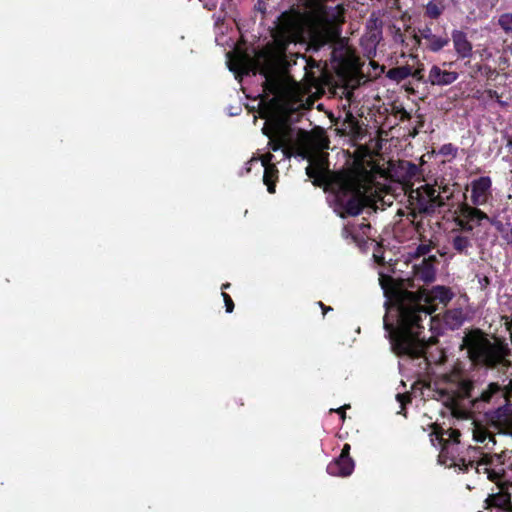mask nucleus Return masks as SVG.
<instances>
[{
    "label": "nucleus",
    "instance_id": "nucleus-1",
    "mask_svg": "<svg viewBox=\"0 0 512 512\" xmlns=\"http://www.w3.org/2000/svg\"><path fill=\"white\" fill-rule=\"evenodd\" d=\"M344 21V11H303L283 13L274 35V45L257 52L252 58L236 51L227 53V66L238 78L252 72H259L263 78V91L268 98L269 111L263 113L266 119L263 133L269 138L273 151H281V159L298 156L309 165V178L327 182L334 195V210L341 217L356 216L369 203L374 193L366 171L347 170L330 172L327 164L329 141L321 133L310 134L293 128L286 114L302 108L305 96L316 87V77L305 73V82L293 80L287 72L285 59L286 45L309 39L315 48L335 41L340 36L339 25Z\"/></svg>",
    "mask_w": 512,
    "mask_h": 512
},
{
    "label": "nucleus",
    "instance_id": "nucleus-2",
    "mask_svg": "<svg viewBox=\"0 0 512 512\" xmlns=\"http://www.w3.org/2000/svg\"><path fill=\"white\" fill-rule=\"evenodd\" d=\"M379 280L387 297L386 314L383 319L385 330L394 335V345L400 351H420L423 348L422 342L411 346L413 345L411 333H419L413 328H423L422 314L426 320L439 304L446 306L454 294L447 287L435 286L430 290H423L418 297H415L410 292L389 288L388 282L392 281L390 278L381 275Z\"/></svg>",
    "mask_w": 512,
    "mask_h": 512
},
{
    "label": "nucleus",
    "instance_id": "nucleus-3",
    "mask_svg": "<svg viewBox=\"0 0 512 512\" xmlns=\"http://www.w3.org/2000/svg\"><path fill=\"white\" fill-rule=\"evenodd\" d=\"M436 393L438 400L449 409L453 417L468 422L467 429L476 443L483 444L486 449L495 445L492 434L478 424L472 414L481 412L486 403L505 399L504 392L497 384L490 383L480 389L467 379L461 364L455 363L449 372L439 375Z\"/></svg>",
    "mask_w": 512,
    "mask_h": 512
},
{
    "label": "nucleus",
    "instance_id": "nucleus-4",
    "mask_svg": "<svg viewBox=\"0 0 512 512\" xmlns=\"http://www.w3.org/2000/svg\"><path fill=\"white\" fill-rule=\"evenodd\" d=\"M460 436L461 433L457 428L445 431L438 428L434 429L430 434V440L433 446H441L439 462L448 467H458L461 471H468L469 468H474L476 473L485 474L489 480L499 481L505 473L503 455L483 453L477 462L466 461L464 458L455 455L458 451Z\"/></svg>",
    "mask_w": 512,
    "mask_h": 512
},
{
    "label": "nucleus",
    "instance_id": "nucleus-5",
    "mask_svg": "<svg viewBox=\"0 0 512 512\" xmlns=\"http://www.w3.org/2000/svg\"><path fill=\"white\" fill-rule=\"evenodd\" d=\"M462 347L467 349L471 361L493 366L504 358V347L495 341H491L479 330L468 332L463 338Z\"/></svg>",
    "mask_w": 512,
    "mask_h": 512
},
{
    "label": "nucleus",
    "instance_id": "nucleus-6",
    "mask_svg": "<svg viewBox=\"0 0 512 512\" xmlns=\"http://www.w3.org/2000/svg\"><path fill=\"white\" fill-rule=\"evenodd\" d=\"M408 193L411 205L420 212L430 213L444 204L439 189L434 185L424 183L411 188Z\"/></svg>",
    "mask_w": 512,
    "mask_h": 512
},
{
    "label": "nucleus",
    "instance_id": "nucleus-7",
    "mask_svg": "<svg viewBox=\"0 0 512 512\" xmlns=\"http://www.w3.org/2000/svg\"><path fill=\"white\" fill-rule=\"evenodd\" d=\"M430 316H431V315H429V316L427 317V319L425 320V317H424V315L422 314V320H423V321H422V324H423V326H425V322H426V324H427V325H429V326H430V328H433L432 322H433V320H434V317H430ZM424 329H425V327L420 328V329H418V328L414 327V328H413V330H414V331H419V333H411V338H412V339H411V340H412L411 342H413V345H412V346H416V343H417V342H422V343H423V346H422L423 348H422L420 351H415V352H414V351H411V352H409V351H407V352H406V351H400V350H399V349L394 345V341H393V340H394V337H392L393 335H391L388 331H386V332H387V335H388V337H389V339H390V343H391L392 349H393L397 354H406V355H409V356H420V355H425V358H426V360H427L428 364H433V363H434V364H438V363H442V362H444V361H445V359H446V355H445V353H444L443 351H439V357H437V358H436V357H434V356H433V355H431V354H430L429 356H427V355H426V353H427V352H426V349H427V348H428V346L430 345L431 340L433 339V336H430V337L428 338V340H426V335L424 334Z\"/></svg>",
    "mask_w": 512,
    "mask_h": 512
},
{
    "label": "nucleus",
    "instance_id": "nucleus-8",
    "mask_svg": "<svg viewBox=\"0 0 512 512\" xmlns=\"http://www.w3.org/2000/svg\"><path fill=\"white\" fill-rule=\"evenodd\" d=\"M278 162L275 156L271 153L262 155L260 158L253 157L248 162L247 172H250L252 166L257 165L259 168L264 169L263 182L267 186L269 193L275 192V179L277 178L278 170L275 167V163Z\"/></svg>",
    "mask_w": 512,
    "mask_h": 512
},
{
    "label": "nucleus",
    "instance_id": "nucleus-9",
    "mask_svg": "<svg viewBox=\"0 0 512 512\" xmlns=\"http://www.w3.org/2000/svg\"><path fill=\"white\" fill-rule=\"evenodd\" d=\"M452 65V62H443L441 65L431 66L427 76L428 82L434 86H448L454 83L459 74L448 69Z\"/></svg>",
    "mask_w": 512,
    "mask_h": 512
},
{
    "label": "nucleus",
    "instance_id": "nucleus-10",
    "mask_svg": "<svg viewBox=\"0 0 512 512\" xmlns=\"http://www.w3.org/2000/svg\"><path fill=\"white\" fill-rule=\"evenodd\" d=\"M489 420L499 433L512 435V404L498 408L491 414Z\"/></svg>",
    "mask_w": 512,
    "mask_h": 512
},
{
    "label": "nucleus",
    "instance_id": "nucleus-11",
    "mask_svg": "<svg viewBox=\"0 0 512 512\" xmlns=\"http://www.w3.org/2000/svg\"><path fill=\"white\" fill-rule=\"evenodd\" d=\"M492 181L488 176H482L471 182V202L476 206L487 203L491 197Z\"/></svg>",
    "mask_w": 512,
    "mask_h": 512
},
{
    "label": "nucleus",
    "instance_id": "nucleus-12",
    "mask_svg": "<svg viewBox=\"0 0 512 512\" xmlns=\"http://www.w3.org/2000/svg\"><path fill=\"white\" fill-rule=\"evenodd\" d=\"M460 216L459 224L466 231H472L474 225H478L482 220L488 219L484 212L467 204L461 207Z\"/></svg>",
    "mask_w": 512,
    "mask_h": 512
},
{
    "label": "nucleus",
    "instance_id": "nucleus-13",
    "mask_svg": "<svg viewBox=\"0 0 512 512\" xmlns=\"http://www.w3.org/2000/svg\"><path fill=\"white\" fill-rule=\"evenodd\" d=\"M452 41L456 54L459 58H470L472 56V44L466 34L460 30L452 32Z\"/></svg>",
    "mask_w": 512,
    "mask_h": 512
},
{
    "label": "nucleus",
    "instance_id": "nucleus-14",
    "mask_svg": "<svg viewBox=\"0 0 512 512\" xmlns=\"http://www.w3.org/2000/svg\"><path fill=\"white\" fill-rule=\"evenodd\" d=\"M415 276L418 279L423 280L424 282H431L435 277V267L434 262L429 256L428 258H424L421 264H415Z\"/></svg>",
    "mask_w": 512,
    "mask_h": 512
},
{
    "label": "nucleus",
    "instance_id": "nucleus-15",
    "mask_svg": "<svg viewBox=\"0 0 512 512\" xmlns=\"http://www.w3.org/2000/svg\"><path fill=\"white\" fill-rule=\"evenodd\" d=\"M466 319V313L461 308L447 311L445 322L451 329L460 327Z\"/></svg>",
    "mask_w": 512,
    "mask_h": 512
},
{
    "label": "nucleus",
    "instance_id": "nucleus-16",
    "mask_svg": "<svg viewBox=\"0 0 512 512\" xmlns=\"http://www.w3.org/2000/svg\"><path fill=\"white\" fill-rule=\"evenodd\" d=\"M345 466L344 462L340 463V457H338L327 466V472L332 476H349L354 469H346Z\"/></svg>",
    "mask_w": 512,
    "mask_h": 512
},
{
    "label": "nucleus",
    "instance_id": "nucleus-17",
    "mask_svg": "<svg viewBox=\"0 0 512 512\" xmlns=\"http://www.w3.org/2000/svg\"><path fill=\"white\" fill-rule=\"evenodd\" d=\"M452 245L453 248L459 253H467L472 244L471 239L468 236L458 234L453 237Z\"/></svg>",
    "mask_w": 512,
    "mask_h": 512
},
{
    "label": "nucleus",
    "instance_id": "nucleus-18",
    "mask_svg": "<svg viewBox=\"0 0 512 512\" xmlns=\"http://www.w3.org/2000/svg\"><path fill=\"white\" fill-rule=\"evenodd\" d=\"M445 0H431L426 6V13L431 18H437L444 10Z\"/></svg>",
    "mask_w": 512,
    "mask_h": 512
},
{
    "label": "nucleus",
    "instance_id": "nucleus-19",
    "mask_svg": "<svg viewBox=\"0 0 512 512\" xmlns=\"http://www.w3.org/2000/svg\"><path fill=\"white\" fill-rule=\"evenodd\" d=\"M449 43V39L447 37H440L435 35L431 38V40L427 43L429 50L433 52H438L446 47Z\"/></svg>",
    "mask_w": 512,
    "mask_h": 512
},
{
    "label": "nucleus",
    "instance_id": "nucleus-20",
    "mask_svg": "<svg viewBox=\"0 0 512 512\" xmlns=\"http://www.w3.org/2000/svg\"><path fill=\"white\" fill-rule=\"evenodd\" d=\"M487 502L491 506L505 507L509 503V497L506 494H494L489 496Z\"/></svg>",
    "mask_w": 512,
    "mask_h": 512
},
{
    "label": "nucleus",
    "instance_id": "nucleus-21",
    "mask_svg": "<svg viewBox=\"0 0 512 512\" xmlns=\"http://www.w3.org/2000/svg\"><path fill=\"white\" fill-rule=\"evenodd\" d=\"M349 453H350V445L349 444H345L342 451H341V454H340V463H343L346 465V469H354V462L353 460L349 457Z\"/></svg>",
    "mask_w": 512,
    "mask_h": 512
},
{
    "label": "nucleus",
    "instance_id": "nucleus-22",
    "mask_svg": "<svg viewBox=\"0 0 512 512\" xmlns=\"http://www.w3.org/2000/svg\"><path fill=\"white\" fill-rule=\"evenodd\" d=\"M498 24L505 32H512V13L500 15Z\"/></svg>",
    "mask_w": 512,
    "mask_h": 512
},
{
    "label": "nucleus",
    "instance_id": "nucleus-23",
    "mask_svg": "<svg viewBox=\"0 0 512 512\" xmlns=\"http://www.w3.org/2000/svg\"><path fill=\"white\" fill-rule=\"evenodd\" d=\"M430 249H431L430 245H428V244H421V245H419L417 247L415 255L417 257H424L425 258V256L429 254Z\"/></svg>",
    "mask_w": 512,
    "mask_h": 512
},
{
    "label": "nucleus",
    "instance_id": "nucleus-24",
    "mask_svg": "<svg viewBox=\"0 0 512 512\" xmlns=\"http://www.w3.org/2000/svg\"><path fill=\"white\" fill-rule=\"evenodd\" d=\"M222 296H223V299L225 302L226 312L231 313L234 308V303H233L231 297L225 292H222Z\"/></svg>",
    "mask_w": 512,
    "mask_h": 512
},
{
    "label": "nucleus",
    "instance_id": "nucleus-25",
    "mask_svg": "<svg viewBox=\"0 0 512 512\" xmlns=\"http://www.w3.org/2000/svg\"><path fill=\"white\" fill-rule=\"evenodd\" d=\"M420 35L423 39L427 41V43L431 40L432 37L435 36V34L432 33L430 28H425L420 31Z\"/></svg>",
    "mask_w": 512,
    "mask_h": 512
},
{
    "label": "nucleus",
    "instance_id": "nucleus-26",
    "mask_svg": "<svg viewBox=\"0 0 512 512\" xmlns=\"http://www.w3.org/2000/svg\"><path fill=\"white\" fill-rule=\"evenodd\" d=\"M454 147L452 145H444L442 148H441V153L442 154H445V155H448V154H452L454 152Z\"/></svg>",
    "mask_w": 512,
    "mask_h": 512
},
{
    "label": "nucleus",
    "instance_id": "nucleus-27",
    "mask_svg": "<svg viewBox=\"0 0 512 512\" xmlns=\"http://www.w3.org/2000/svg\"><path fill=\"white\" fill-rule=\"evenodd\" d=\"M349 405H345L343 407H340L338 409H331V412H337L338 414H340L341 418L344 419L345 418V413H344V410L346 408H348Z\"/></svg>",
    "mask_w": 512,
    "mask_h": 512
},
{
    "label": "nucleus",
    "instance_id": "nucleus-28",
    "mask_svg": "<svg viewBox=\"0 0 512 512\" xmlns=\"http://www.w3.org/2000/svg\"><path fill=\"white\" fill-rule=\"evenodd\" d=\"M408 398H409V397H408L407 395H405V394H398V395H397V400L400 402L401 407H403V406H404V404H405V402H406V400H407Z\"/></svg>",
    "mask_w": 512,
    "mask_h": 512
},
{
    "label": "nucleus",
    "instance_id": "nucleus-29",
    "mask_svg": "<svg viewBox=\"0 0 512 512\" xmlns=\"http://www.w3.org/2000/svg\"><path fill=\"white\" fill-rule=\"evenodd\" d=\"M504 238L507 242L512 243V228H510L505 234Z\"/></svg>",
    "mask_w": 512,
    "mask_h": 512
},
{
    "label": "nucleus",
    "instance_id": "nucleus-30",
    "mask_svg": "<svg viewBox=\"0 0 512 512\" xmlns=\"http://www.w3.org/2000/svg\"><path fill=\"white\" fill-rule=\"evenodd\" d=\"M369 229H370L369 224H362L361 225V230H362L363 234H366V230H369Z\"/></svg>",
    "mask_w": 512,
    "mask_h": 512
},
{
    "label": "nucleus",
    "instance_id": "nucleus-31",
    "mask_svg": "<svg viewBox=\"0 0 512 512\" xmlns=\"http://www.w3.org/2000/svg\"><path fill=\"white\" fill-rule=\"evenodd\" d=\"M507 147L509 148V151L512 153V139H508L507 141Z\"/></svg>",
    "mask_w": 512,
    "mask_h": 512
},
{
    "label": "nucleus",
    "instance_id": "nucleus-32",
    "mask_svg": "<svg viewBox=\"0 0 512 512\" xmlns=\"http://www.w3.org/2000/svg\"><path fill=\"white\" fill-rule=\"evenodd\" d=\"M508 50L510 51V53L512 54V43L508 46Z\"/></svg>",
    "mask_w": 512,
    "mask_h": 512
},
{
    "label": "nucleus",
    "instance_id": "nucleus-33",
    "mask_svg": "<svg viewBox=\"0 0 512 512\" xmlns=\"http://www.w3.org/2000/svg\"><path fill=\"white\" fill-rule=\"evenodd\" d=\"M228 287H229V284H224V285L222 286V288H223V289H226V288H228Z\"/></svg>",
    "mask_w": 512,
    "mask_h": 512
},
{
    "label": "nucleus",
    "instance_id": "nucleus-34",
    "mask_svg": "<svg viewBox=\"0 0 512 512\" xmlns=\"http://www.w3.org/2000/svg\"><path fill=\"white\" fill-rule=\"evenodd\" d=\"M399 40H400V42H403L402 35H399Z\"/></svg>",
    "mask_w": 512,
    "mask_h": 512
}]
</instances>
